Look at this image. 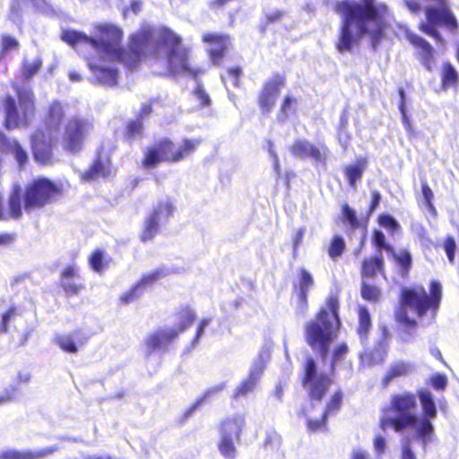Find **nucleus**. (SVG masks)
I'll list each match as a JSON object with an SVG mask.
<instances>
[{
	"label": "nucleus",
	"mask_w": 459,
	"mask_h": 459,
	"mask_svg": "<svg viewBox=\"0 0 459 459\" xmlns=\"http://www.w3.org/2000/svg\"><path fill=\"white\" fill-rule=\"evenodd\" d=\"M343 393L341 389L335 390L327 401L325 409L319 419L309 418L308 409H304L303 413L307 416L306 427L309 432L326 431L328 429V417L336 414L342 408Z\"/></svg>",
	"instance_id": "14"
},
{
	"label": "nucleus",
	"mask_w": 459,
	"mask_h": 459,
	"mask_svg": "<svg viewBox=\"0 0 459 459\" xmlns=\"http://www.w3.org/2000/svg\"><path fill=\"white\" fill-rule=\"evenodd\" d=\"M65 117V108L59 100H53L47 111V120L55 125H59Z\"/></svg>",
	"instance_id": "39"
},
{
	"label": "nucleus",
	"mask_w": 459,
	"mask_h": 459,
	"mask_svg": "<svg viewBox=\"0 0 459 459\" xmlns=\"http://www.w3.org/2000/svg\"><path fill=\"white\" fill-rule=\"evenodd\" d=\"M329 152L328 148L325 145H321V150L311 143L309 147L308 158L319 162H324L326 160V155Z\"/></svg>",
	"instance_id": "54"
},
{
	"label": "nucleus",
	"mask_w": 459,
	"mask_h": 459,
	"mask_svg": "<svg viewBox=\"0 0 459 459\" xmlns=\"http://www.w3.org/2000/svg\"><path fill=\"white\" fill-rule=\"evenodd\" d=\"M440 80L441 88L445 91L457 87L459 82V74L451 63L445 62L442 64Z\"/></svg>",
	"instance_id": "30"
},
{
	"label": "nucleus",
	"mask_w": 459,
	"mask_h": 459,
	"mask_svg": "<svg viewBox=\"0 0 459 459\" xmlns=\"http://www.w3.org/2000/svg\"><path fill=\"white\" fill-rule=\"evenodd\" d=\"M30 148L35 161L42 166L53 161L52 144L46 139L45 133L38 129L30 135Z\"/></svg>",
	"instance_id": "19"
},
{
	"label": "nucleus",
	"mask_w": 459,
	"mask_h": 459,
	"mask_svg": "<svg viewBox=\"0 0 459 459\" xmlns=\"http://www.w3.org/2000/svg\"><path fill=\"white\" fill-rule=\"evenodd\" d=\"M404 5L414 15L420 14L421 12V4L416 0H404Z\"/></svg>",
	"instance_id": "64"
},
{
	"label": "nucleus",
	"mask_w": 459,
	"mask_h": 459,
	"mask_svg": "<svg viewBox=\"0 0 459 459\" xmlns=\"http://www.w3.org/2000/svg\"><path fill=\"white\" fill-rule=\"evenodd\" d=\"M111 175V162L108 159L103 160L100 153H98L87 169H85L80 176L82 182H93L99 178H108Z\"/></svg>",
	"instance_id": "20"
},
{
	"label": "nucleus",
	"mask_w": 459,
	"mask_h": 459,
	"mask_svg": "<svg viewBox=\"0 0 459 459\" xmlns=\"http://www.w3.org/2000/svg\"><path fill=\"white\" fill-rule=\"evenodd\" d=\"M389 254L397 267L399 275L403 279L408 278L413 264L412 256L410 251L408 249H401L399 252H396L394 249L393 253Z\"/></svg>",
	"instance_id": "25"
},
{
	"label": "nucleus",
	"mask_w": 459,
	"mask_h": 459,
	"mask_svg": "<svg viewBox=\"0 0 459 459\" xmlns=\"http://www.w3.org/2000/svg\"><path fill=\"white\" fill-rule=\"evenodd\" d=\"M348 351L349 348L345 342H341L334 347L330 363V368L332 370L334 369L336 364L339 361L342 360L345 358Z\"/></svg>",
	"instance_id": "53"
},
{
	"label": "nucleus",
	"mask_w": 459,
	"mask_h": 459,
	"mask_svg": "<svg viewBox=\"0 0 459 459\" xmlns=\"http://www.w3.org/2000/svg\"><path fill=\"white\" fill-rule=\"evenodd\" d=\"M2 148L13 154L20 167H23L28 162V154L17 140L7 139V143Z\"/></svg>",
	"instance_id": "33"
},
{
	"label": "nucleus",
	"mask_w": 459,
	"mask_h": 459,
	"mask_svg": "<svg viewBox=\"0 0 459 459\" xmlns=\"http://www.w3.org/2000/svg\"><path fill=\"white\" fill-rule=\"evenodd\" d=\"M17 390L18 388L14 385L11 386L9 389H5L4 394L0 395V406L13 402L15 399Z\"/></svg>",
	"instance_id": "62"
},
{
	"label": "nucleus",
	"mask_w": 459,
	"mask_h": 459,
	"mask_svg": "<svg viewBox=\"0 0 459 459\" xmlns=\"http://www.w3.org/2000/svg\"><path fill=\"white\" fill-rule=\"evenodd\" d=\"M429 292L421 285L404 287L399 297V308L395 312L396 321L405 327L415 328L417 321L411 318L407 309L411 310L417 317L422 318L428 313L435 317L443 299L442 284L437 280L429 282Z\"/></svg>",
	"instance_id": "5"
},
{
	"label": "nucleus",
	"mask_w": 459,
	"mask_h": 459,
	"mask_svg": "<svg viewBox=\"0 0 459 459\" xmlns=\"http://www.w3.org/2000/svg\"><path fill=\"white\" fill-rule=\"evenodd\" d=\"M19 47V42L14 38L4 35L2 37V51L7 52L11 49H16Z\"/></svg>",
	"instance_id": "59"
},
{
	"label": "nucleus",
	"mask_w": 459,
	"mask_h": 459,
	"mask_svg": "<svg viewBox=\"0 0 459 459\" xmlns=\"http://www.w3.org/2000/svg\"><path fill=\"white\" fill-rule=\"evenodd\" d=\"M53 451L52 448L38 451L8 449L0 452V459H39L53 453Z\"/></svg>",
	"instance_id": "26"
},
{
	"label": "nucleus",
	"mask_w": 459,
	"mask_h": 459,
	"mask_svg": "<svg viewBox=\"0 0 459 459\" xmlns=\"http://www.w3.org/2000/svg\"><path fill=\"white\" fill-rule=\"evenodd\" d=\"M287 78L284 74L273 73L272 75L263 82L257 94L256 103L263 116L270 115L281 91L286 87Z\"/></svg>",
	"instance_id": "12"
},
{
	"label": "nucleus",
	"mask_w": 459,
	"mask_h": 459,
	"mask_svg": "<svg viewBox=\"0 0 459 459\" xmlns=\"http://www.w3.org/2000/svg\"><path fill=\"white\" fill-rule=\"evenodd\" d=\"M285 15L286 12L283 10H274L266 13L261 25V30L265 31L271 24L280 22Z\"/></svg>",
	"instance_id": "52"
},
{
	"label": "nucleus",
	"mask_w": 459,
	"mask_h": 459,
	"mask_svg": "<svg viewBox=\"0 0 459 459\" xmlns=\"http://www.w3.org/2000/svg\"><path fill=\"white\" fill-rule=\"evenodd\" d=\"M417 395L422 408V417L418 418L416 437L423 443L429 442L434 434L431 420L437 415V410L431 393L425 388L419 389Z\"/></svg>",
	"instance_id": "13"
},
{
	"label": "nucleus",
	"mask_w": 459,
	"mask_h": 459,
	"mask_svg": "<svg viewBox=\"0 0 459 459\" xmlns=\"http://www.w3.org/2000/svg\"><path fill=\"white\" fill-rule=\"evenodd\" d=\"M179 336L178 331L174 328H159L149 334L145 340V345L152 352L156 350L166 348Z\"/></svg>",
	"instance_id": "21"
},
{
	"label": "nucleus",
	"mask_w": 459,
	"mask_h": 459,
	"mask_svg": "<svg viewBox=\"0 0 459 459\" xmlns=\"http://www.w3.org/2000/svg\"><path fill=\"white\" fill-rule=\"evenodd\" d=\"M201 40L210 47L208 56L212 62L216 65H221L231 44L230 36L218 32H204Z\"/></svg>",
	"instance_id": "15"
},
{
	"label": "nucleus",
	"mask_w": 459,
	"mask_h": 459,
	"mask_svg": "<svg viewBox=\"0 0 459 459\" xmlns=\"http://www.w3.org/2000/svg\"><path fill=\"white\" fill-rule=\"evenodd\" d=\"M420 187H421V196H422L424 206L431 213L435 214L436 208L433 204L434 194L425 179H421Z\"/></svg>",
	"instance_id": "46"
},
{
	"label": "nucleus",
	"mask_w": 459,
	"mask_h": 459,
	"mask_svg": "<svg viewBox=\"0 0 459 459\" xmlns=\"http://www.w3.org/2000/svg\"><path fill=\"white\" fill-rule=\"evenodd\" d=\"M89 264L96 273H101L108 264V261L105 259L104 251L96 248L89 256Z\"/></svg>",
	"instance_id": "43"
},
{
	"label": "nucleus",
	"mask_w": 459,
	"mask_h": 459,
	"mask_svg": "<svg viewBox=\"0 0 459 459\" xmlns=\"http://www.w3.org/2000/svg\"><path fill=\"white\" fill-rule=\"evenodd\" d=\"M371 242L378 253H381L383 250L388 254L394 251V247L386 241L385 233L380 230L375 229L372 231Z\"/></svg>",
	"instance_id": "42"
},
{
	"label": "nucleus",
	"mask_w": 459,
	"mask_h": 459,
	"mask_svg": "<svg viewBox=\"0 0 459 459\" xmlns=\"http://www.w3.org/2000/svg\"><path fill=\"white\" fill-rule=\"evenodd\" d=\"M368 166V159L359 157L351 164L343 168V172L350 186L355 188L357 183L361 180Z\"/></svg>",
	"instance_id": "24"
},
{
	"label": "nucleus",
	"mask_w": 459,
	"mask_h": 459,
	"mask_svg": "<svg viewBox=\"0 0 459 459\" xmlns=\"http://www.w3.org/2000/svg\"><path fill=\"white\" fill-rule=\"evenodd\" d=\"M42 61L37 58L32 62L24 61L22 65V74L24 80L31 79L41 68Z\"/></svg>",
	"instance_id": "47"
},
{
	"label": "nucleus",
	"mask_w": 459,
	"mask_h": 459,
	"mask_svg": "<svg viewBox=\"0 0 459 459\" xmlns=\"http://www.w3.org/2000/svg\"><path fill=\"white\" fill-rule=\"evenodd\" d=\"M381 201V195L378 191H373L371 194V200L367 209L368 217L370 216L376 209L379 206Z\"/></svg>",
	"instance_id": "60"
},
{
	"label": "nucleus",
	"mask_w": 459,
	"mask_h": 459,
	"mask_svg": "<svg viewBox=\"0 0 459 459\" xmlns=\"http://www.w3.org/2000/svg\"><path fill=\"white\" fill-rule=\"evenodd\" d=\"M93 130L94 124L91 120L79 115L69 117L63 125L60 136L63 150L72 154L81 152Z\"/></svg>",
	"instance_id": "10"
},
{
	"label": "nucleus",
	"mask_w": 459,
	"mask_h": 459,
	"mask_svg": "<svg viewBox=\"0 0 459 459\" xmlns=\"http://www.w3.org/2000/svg\"><path fill=\"white\" fill-rule=\"evenodd\" d=\"M17 101L8 94L4 99V126L7 130L27 128L36 113V98L31 89L17 87Z\"/></svg>",
	"instance_id": "8"
},
{
	"label": "nucleus",
	"mask_w": 459,
	"mask_h": 459,
	"mask_svg": "<svg viewBox=\"0 0 459 459\" xmlns=\"http://www.w3.org/2000/svg\"><path fill=\"white\" fill-rule=\"evenodd\" d=\"M79 333L80 331H76L71 335L56 336V343L65 352L76 353L78 351V346L75 342V337L79 335Z\"/></svg>",
	"instance_id": "41"
},
{
	"label": "nucleus",
	"mask_w": 459,
	"mask_h": 459,
	"mask_svg": "<svg viewBox=\"0 0 459 459\" xmlns=\"http://www.w3.org/2000/svg\"><path fill=\"white\" fill-rule=\"evenodd\" d=\"M143 293V290L134 283L127 291L119 297V302L123 305H128L137 300Z\"/></svg>",
	"instance_id": "49"
},
{
	"label": "nucleus",
	"mask_w": 459,
	"mask_h": 459,
	"mask_svg": "<svg viewBox=\"0 0 459 459\" xmlns=\"http://www.w3.org/2000/svg\"><path fill=\"white\" fill-rule=\"evenodd\" d=\"M358 321L357 333L361 340H366L371 329L372 323L370 314L364 306H360L358 308Z\"/></svg>",
	"instance_id": "32"
},
{
	"label": "nucleus",
	"mask_w": 459,
	"mask_h": 459,
	"mask_svg": "<svg viewBox=\"0 0 459 459\" xmlns=\"http://www.w3.org/2000/svg\"><path fill=\"white\" fill-rule=\"evenodd\" d=\"M65 194V184L44 176L30 179L23 188L21 196L18 190L11 192L5 208L0 195V221L19 220L26 213L44 209L56 203Z\"/></svg>",
	"instance_id": "3"
},
{
	"label": "nucleus",
	"mask_w": 459,
	"mask_h": 459,
	"mask_svg": "<svg viewBox=\"0 0 459 459\" xmlns=\"http://www.w3.org/2000/svg\"><path fill=\"white\" fill-rule=\"evenodd\" d=\"M245 420L241 416L227 417L219 423V441L217 444L220 454L225 459H235L238 455L236 443L241 439Z\"/></svg>",
	"instance_id": "11"
},
{
	"label": "nucleus",
	"mask_w": 459,
	"mask_h": 459,
	"mask_svg": "<svg viewBox=\"0 0 459 459\" xmlns=\"http://www.w3.org/2000/svg\"><path fill=\"white\" fill-rule=\"evenodd\" d=\"M79 278V268L75 264H68L62 270L58 285L67 297L77 296L85 289V286H73L65 281V280H77Z\"/></svg>",
	"instance_id": "23"
},
{
	"label": "nucleus",
	"mask_w": 459,
	"mask_h": 459,
	"mask_svg": "<svg viewBox=\"0 0 459 459\" xmlns=\"http://www.w3.org/2000/svg\"><path fill=\"white\" fill-rule=\"evenodd\" d=\"M265 369V362L262 359L253 363L247 376L243 378L234 389L231 398L235 401L252 394L258 385L264 371Z\"/></svg>",
	"instance_id": "17"
},
{
	"label": "nucleus",
	"mask_w": 459,
	"mask_h": 459,
	"mask_svg": "<svg viewBox=\"0 0 459 459\" xmlns=\"http://www.w3.org/2000/svg\"><path fill=\"white\" fill-rule=\"evenodd\" d=\"M227 74L233 79V85L235 87L240 86V78L243 74V70L240 66L229 67L226 70Z\"/></svg>",
	"instance_id": "58"
},
{
	"label": "nucleus",
	"mask_w": 459,
	"mask_h": 459,
	"mask_svg": "<svg viewBox=\"0 0 459 459\" xmlns=\"http://www.w3.org/2000/svg\"><path fill=\"white\" fill-rule=\"evenodd\" d=\"M410 371V364L404 361L393 363L382 379L383 388H386L394 378L407 376Z\"/></svg>",
	"instance_id": "31"
},
{
	"label": "nucleus",
	"mask_w": 459,
	"mask_h": 459,
	"mask_svg": "<svg viewBox=\"0 0 459 459\" xmlns=\"http://www.w3.org/2000/svg\"><path fill=\"white\" fill-rule=\"evenodd\" d=\"M298 100L291 94H286L281 101L277 113V119L285 122L289 116L296 111Z\"/></svg>",
	"instance_id": "34"
},
{
	"label": "nucleus",
	"mask_w": 459,
	"mask_h": 459,
	"mask_svg": "<svg viewBox=\"0 0 459 459\" xmlns=\"http://www.w3.org/2000/svg\"><path fill=\"white\" fill-rule=\"evenodd\" d=\"M431 386L437 391H444L447 386V377L445 374L436 373L429 378Z\"/></svg>",
	"instance_id": "56"
},
{
	"label": "nucleus",
	"mask_w": 459,
	"mask_h": 459,
	"mask_svg": "<svg viewBox=\"0 0 459 459\" xmlns=\"http://www.w3.org/2000/svg\"><path fill=\"white\" fill-rule=\"evenodd\" d=\"M162 275L163 272L161 270H156L143 274L135 283L143 292L147 287L153 285Z\"/></svg>",
	"instance_id": "48"
},
{
	"label": "nucleus",
	"mask_w": 459,
	"mask_h": 459,
	"mask_svg": "<svg viewBox=\"0 0 459 459\" xmlns=\"http://www.w3.org/2000/svg\"><path fill=\"white\" fill-rule=\"evenodd\" d=\"M315 281L312 274L305 268H299L298 281L293 283V292L297 296L296 312L305 315L308 308V292L314 286Z\"/></svg>",
	"instance_id": "18"
},
{
	"label": "nucleus",
	"mask_w": 459,
	"mask_h": 459,
	"mask_svg": "<svg viewBox=\"0 0 459 459\" xmlns=\"http://www.w3.org/2000/svg\"><path fill=\"white\" fill-rule=\"evenodd\" d=\"M143 134V125L139 119L128 121L124 128V136L129 143L142 137Z\"/></svg>",
	"instance_id": "40"
},
{
	"label": "nucleus",
	"mask_w": 459,
	"mask_h": 459,
	"mask_svg": "<svg viewBox=\"0 0 459 459\" xmlns=\"http://www.w3.org/2000/svg\"><path fill=\"white\" fill-rule=\"evenodd\" d=\"M160 232V220L148 213L144 218L143 228L139 236L141 242L152 241Z\"/></svg>",
	"instance_id": "27"
},
{
	"label": "nucleus",
	"mask_w": 459,
	"mask_h": 459,
	"mask_svg": "<svg viewBox=\"0 0 459 459\" xmlns=\"http://www.w3.org/2000/svg\"><path fill=\"white\" fill-rule=\"evenodd\" d=\"M334 12L341 17V24L334 41L335 49L341 53H351L361 38L369 36L373 48H377L385 38L389 7L377 0H341L335 3Z\"/></svg>",
	"instance_id": "2"
},
{
	"label": "nucleus",
	"mask_w": 459,
	"mask_h": 459,
	"mask_svg": "<svg viewBox=\"0 0 459 459\" xmlns=\"http://www.w3.org/2000/svg\"><path fill=\"white\" fill-rule=\"evenodd\" d=\"M300 383L311 408H314L316 403H321L326 397L333 384V378L328 373L320 372L316 359L309 355L302 365Z\"/></svg>",
	"instance_id": "9"
},
{
	"label": "nucleus",
	"mask_w": 459,
	"mask_h": 459,
	"mask_svg": "<svg viewBox=\"0 0 459 459\" xmlns=\"http://www.w3.org/2000/svg\"><path fill=\"white\" fill-rule=\"evenodd\" d=\"M377 274L385 278V265L382 253L365 257L360 265V275L363 281L372 280Z\"/></svg>",
	"instance_id": "22"
},
{
	"label": "nucleus",
	"mask_w": 459,
	"mask_h": 459,
	"mask_svg": "<svg viewBox=\"0 0 459 459\" xmlns=\"http://www.w3.org/2000/svg\"><path fill=\"white\" fill-rule=\"evenodd\" d=\"M401 459H417L409 439L405 440L402 446Z\"/></svg>",
	"instance_id": "63"
},
{
	"label": "nucleus",
	"mask_w": 459,
	"mask_h": 459,
	"mask_svg": "<svg viewBox=\"0 0 459 459\" xmlns=\"http://www.w3.org/2000/svg\"><path fill=\"white\" fill-rule=\"evenodd\" d=\"M340 304L335 295H330L325 307L316 312L315 317L305 324L304 338L307 344L316 351L322 360L325 359L330 347L336 338L342 321L339 316Z\"/></svg>",
	"instance_id": "4"
},
{
	"label": "nucleus",
	"mask_w": 459,
	"mask_h": 459,
	"mask_svg": "<svg viewBox=\"0 0 459 459\" xmlns=\"http://www.w3.org/2000/svg\"><path fill=\"white\" fill-rule=\"evenodd\" d=\"M327 254L331 260L337 261L346 250L344 238L340 235H334L327 246Z\"/></svg>",
	"instance_id": "37"
},
{
	"label": "nucleus",
	"mask_w": 459,
	"mask_h": 459,
	"mask_svg": "<svg viewBox=\"0 0 459 459\" xmlns=\"http://www.w3.org/2000/svg\"><path fill=\"white\" fill-rule=\"evenodd\" d=\"M95 30L100 39H96L98 45L93 48L107 54L112 61L122 64L128 71L135 70L147 58L153 63L163 59L168 74L172 76L186 74L197 78L205 73L204 69L192 65V48L184 44V39L178 33L167 26L158 29L156 41L149 50L153 38L150 28L130 34L126 48L120 46L123 30L118 26L100 23Z\"/></svg>",
	"instance_id": "1"
},
{
	"label": "nucleus",
	"mask_w": 459,
	"mask_h": 459,
	"mask_svg": "<svg viewBox=\"0 0 459 459\" xmlns=\"http://www.w3.org/2000/svg\"><path fill=\"white\" fill-rule=\"evenodd\" d=\"M342 215L343 221L348 223L352 230H357L362 226V222L358 218L356 211L346 203L342 205Z\"/></svg>",
	"instance_id": "45"
},
{
	"label": "nucleus",
	"mask_w": 459,
	"mask_h": 459,
	"mask_svg": "<svg viewBox=\"0 0 459 459\" xmlns=\"http://www.w3.org/2000/svg\"><path fill=\"white\" fill-rule=\"evenodd\" d=\"M200 143V139L185 138L178 146L171 139L161 138L145 149L142 167L152 169L161 162H179L193 154Z\"/></svg>",
	"instance_id": "6"
},
{
	"label": "nucleus",
	"mask_w": 459,
	"mask_h": 459,
	"mask_svg": "<svg viewBox=\"0 0 459 459\" xmlns=\"http://www.w3.org/2000/svg\"><path fill=\"white\" fill-rule=\"evenodd\" d=\"M174 211L175 207L172 201L167 199L160 200L149 213L161 221L172 217Z\"/></svg>",
	"instance_id": "38"
},
{
	"label": "nucleus",
	"mask_w": 459,
	"mask_h": 459,
	"mask_svg": "<svg viewBox=\"0 0 459 459\" xmlns=\"http://www.w3.org/2000/svg\"><path fill=\"white\" fill-rule=\"evenodd\" d=\"M377 224L385 229L390 236L401 233L402 226L397 220L389 213H381L377 218Z\"/></svg>",
	"instance_id": "36"
},
{
	"label": "nucleus",
	"mask_w": 459,
	"mask_h": 459,
	"mask_svg": "<svg viewBox=\"0 0 459 459\" xmlns=\"http://www.w3.org/2000/svg\"><path fill=\"white\" fill-rule=\"evenodd\" d=\"M404 35L408 42L416 49V55L420 64L426 70L431 72L435 62V48L423 37L411 30H406Z\"/></svg>",
	"instance_id": "16"
},
{
	"label": "nucleus",
	"mask_w": 459,
	"mask_h": 459,
	"mask_svg": "<svg viewBox=\"0 0 459 459\" xmlns=\"http://www.w3.org/2000/svg\"><path fill=\"white\" fill-rule=\"evenodd\" d=\"M155 101H156L155 99H152L148 102L143 104L139 110L136 119H139L140 121H142L143 119L149 117L152 112V105Z\"/></svg>",
	"instance_id": "61"
},
{
	"label": "nucleus",
	"mask_w": 459,
	"mask_h": 459,
	"mask_svg": "<svg viewBox=\"0 0 459 459\" xmlns=\"http://www.w3.org/2000/svg\"><path fill=\"white\" fill-rule=\"evenodd\" d=\"M311 143L305 140H296L291 148L290 152L291 153L299 158H308V152H309V147Z\"/></svg>",
	"instance_id": "50"
},
{
	"label": "nucleus",
	"mask_w": 459,
	"mask_h": 459,
	"mask_svg": "<svg viewBox=\"0 0 459 459\" xmlns=\"http://www.w3.org/2000/svg\"><path fill=\"white\" fill-rule=\"evenodd\" d=\"M442 248L445 251L449 263L454 264L457 246L455 239L452 235H448L444 238L442 243Z\"/></svg>",
	"instance_id": "51"
},
{
	"label": "nucleus",
	"mask_w": 459,
	"mask_h": 459,
	"mask_svg": "<svg viewBox=\"0 0 459 459\" xmlns=\"http://www.w3.org/2000/svg\"><path fill=\"white\" fill-rule=\"evenodd\" d=\"M360 295L366 301L377 303L381 298V290L376 285L369 284L362 281L360 287Z\"/></svg>",
	"instance_id": "44"
},
{
	"label": "nucleus",
	"mask_w": 459,
	"mask_h": 459,
	"mask_svg": "<svg viewBox=\"0 0 459 459\" xmlns=\"http://www.w3.org/2000/svg\"><path fill=\"white\" fill-rule=\"evenodd\" d=\"M193 93L199 100L201 107L204 108L211 105V99L202 85L197 84L194 89Z\"/></svg>",
	"instance_id": "57"
},
{
	"label": "nucleus",
	"mask_w": 459,
	"mask_h": 459,
	"mask_svg": "<svg viewBox=\"0 0 459 459\" xmlns=\"http://www.w3.org/2000/svg\"><path fill=\"white\" fill-rule=\"evenodd\" d=\"M18 314L15 307H10L3 315L2 322L0 324V333H6L9 329V322Z\"/></svg>",
	"instance_id": "55"
},
{
	"label": "nucleus",
	"mask_w": 459,
	"mask_h": 459,
	"mask_svg": "<svg viewBox=\"0 0 459 459\" xmlns=\"http://www.w3.org/2000/svg\"><path fill=\"white\" fill-rule=\"evenodd\" d=\"M177 317L178 319V327L175 328L178 331V334L185 332L195 320V311L188 306L181 307L177 312Z\"/></svg>",
	"instance_id": "35"
},
{
	"label": "nucleus",
	"mask_w": 459,
	"mask_h": 459,
	"mask_svg": "<svg viewBox=\"0 0 459 459\" xmlns=\"http://www.w3.org/2000/svg\"><path fill=\"white\" fill-rule=\"evenodd\" d=\"M61 39L63 41L67 43L72 47H76L79 44L90 45L93 48V46H97V39L87 36L86 34L73 30H65L61 34Z\"/></svg>",
	"instance_id": "29"
},
{
	"label": "nucleus",
	"mask_w": 459,
	"mask_h": 459,
	"mask_svg": "<svg viewBox=\"0 0 459 459\" xmlns=\"http://www.w3.org/2000/svg\"><path fill=\"white\" fill-rule=\"evenodd\" d=\"M416 408L417 399L413 393L403 392L393 394L389 404L384 407L382 411L385 414L392 412L395 416H382L379 420L380 429L385 430L392 428L395 432H402L408 428L417 427Z\"/></svg>",
	"instance_id": "7"
},
{
	"label": "nucleus",
	"mask_w": 459,
	"mask_h": 459,
	"mask_svg": "<svg viewBox=\"0 0 459 459\" xmlns=\"http://www.w3.org/2000/svg\"><path fill=\"white\" fill-rule=\"evenodd\" d=\"M91 70L95 74L99 83L108 86H115L117 83L118 71L116 68L102 67L95 65H90Z\"/></svg>",
	"instance_id": "28"
}]
</instances>
